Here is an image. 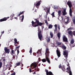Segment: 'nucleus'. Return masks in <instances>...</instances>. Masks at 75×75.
Returning <instances> with one entry per match:
<instances>
[{
    "instance_id": "f257e3e1",
    "label": "nucleus",
    "mask_w": 75,
    "mask_h": 75,
    "mask_svg": "<svg viewBox=\"0 0 75 75\" xmlns=\"http://www.w3.org/2000/svg\"><path fill=\"white\" fill-rule=\"evenodd\" d=\"M34 20H35L36 22H34L33 21L31 22L33 27H38V26H39V25L40 26H41L42 25H43V23L40 22L38 20V19L35 18Z\"/></svg>"
},
{
    "instance_id": "f03ea898",
    "label": "nucleus",
    "mask_w": 75,
    "mask_h": 75,
    "mask_svg": "<svg viewBox=\"0 0 75 75\" xmlns=\"http://www.w3.org/2000/svg\"><path fill=\"white\" fill-rule=\"evenodd\" d=\"M46 52L47 53V54L46 55L47 57L46 56V59H42L41 61L43 62H45L47 61L49 64H50V59H49V58H48V57L49 56V54H50V51H49V49H48V48H46Z\"/></svg>"
},
{
    "instance_id": "7ed1b4c3",
    "label": "nucleus",
    "mask_w": 75,
    "mask_h": 75,
    "mask_svg": "<svg viewBox=\"0 0 75 75\" xmlns=\"http://www.w3.org/2000/svg\"><path fill=\"white\" fill-rule=\"evenodd\" d=\"M38 38L40 40V41H41L42 38V35L41 33V31L40 28H38Z\"/></svg>"
},
{
    "instance_id": "20e7f679",
    "label": "nucleus",
    "mask_w": 75,
    "mask_h": 75,
    "mask_svg": "<svg viewBox=\"0 0 75 75\" xmlns=\"http://www.w3.org/2000/svg\"><path fill=\"white\" fill-rule=\"evenodd\" d=\"M63 55H64V57L67 58L68 56V51L66 50H65L64 51H63Z\"/></svg>"
},
{
    "instance_id": "39448f33",
    "label": "nucleus",
    "mask_w": 75,
    "mask_h": 75,
    "mask_svg": "<svg viewBox=\"0 0 75 75\" xmlns=\"http://www.w3.org/2000/svg\"><path fill=\"white\" fill-rule=\"evenodd\" d=\"M10 49H8L7 47H5L4 50L5 51V52L6 54H8L10 52Z\"/></svg>"
},
{
    "instance_id": "423d86ee",
    "label": "nucleus",
    "mask_w": 75,
    "mask_h": 75,
    "mask_svg": "<svg viewBox=\"0 0 75 75\" xmlns=\"http://www.w3.org/2000/svg\"><path fill=\"white\" fill-rule=\"evenodd\" d=\"M37 64L36 63H32L30 65V68L32 69H34V68H36Z\"/></svg>"
},
{
    "instance_id": "0eeeda50",
    "label": "nucleus",
    "mask_w": 75,
    "mask_h": 75,
    "mask_svg": "<svg viewBox=\"0 0 75 75\" xmlns=\"http://www.w3.org/2000/svg\"><path fill=\"white\" fill-rule=\"evenodd\" d=\"M10 18V17H8L7 18H3L1 19H0V22H2V21H6L7 19L9 18Z\"/></svg>"
},
{
    "instance_id": "6e6552de",
    "label": "nucleus",
    "mask_w": 75,
    "mask_h": 75,
    "mask_svg": "<svg viewBox=\"0 0 75 75\" xmlns=\"http://www.w3.org/2000/svg\"><path fill=\"white\" fill-rule=\"evenodd\" d=\"M63 40L64 42H68V39L66 35H64L63 38Z\"/></svg>"
},
{
    "instance_id": "1a4fd4ad",
    "label": "nucleus",
    "mask_w": 75,
    "mask_h": 75,
    "mask_svg": "<svg viewBox=\"0 0 75 75\" xmlns=\"http://www.w3.org/2000/svg\"><path fill=\"white\" fill-rule=\"evenodd\" d=\"M56 52L58 57H60V56H61V52L58 49L57 50Z\"/></svg>"
},
{
    "instance_id": "9d476101",
    "label": "nucleus",
    "mask_w": 75,
    "mask_h": 75,
    "mask_svg": "<svg viewBox=\"0 0 75 75\" xmlns=\"http://www.w3.org/2000/svg\"><path fill=\"white\" fill-rule=\"evenodd\" d=\"M67 4L69 6V8H71L72 7V2H70V1H69L67 3Z\"/></svg>"
},
{
    "instance_id": "9b49d317",
    "label": "nucleus",
    "mask_w": 75,
    "mask_h": 75,
    "mask_svg": "<svg viewBox=\"0 0 75 75\" xmlns=\"http://www.w3.org/2000/svg\"><path fill=\"white\" fill-rule=\"evenodd\" d=\"M62 13L63 16H65V15L67 14V13L66 12V9H64L63 11H62Z\"/></svg>"
},
{
    "instance_id": "f8f14e48",
    "label": "nucleus",
    "mask_w": 75,
    "mask_h": 75,
    "mask_svg": "<svg viewBox=\"0 0 75 75\" xmlns=\"http://www.w3.org/2000/svg\"><path fill=\"white\" fill-rule=\"evenodd\" d=\"M41 1H39L36 4V7L37 8H38L37 6H40L41 4Z\"/></svg>"
},
{
    "instance_id": "ddd939ff",
    "label": "nucleus",
    "mask_w": 75,
    "mask_h": 75,
    "mask_svg": "<svg viewBox=\"0 0 75 75\" xmlns=\"http://www.w3.org/2000/svg\"><path fill=\"white\" fill-rule=\"evenodd\" d=\"M60 47H61L62 48H64V50H66V49H67V47L65 46V45H64L63 44L62 45V46Z\"/></svg>"
},
{
    "instance_id": "4468645a",
    "label": "nucleus",
    "mask_w": 75,
    "mask_h": 75,
    "mask_svg": "<svg viewBox=\"0 0 75 75\" xmlns=\"http://www.w3.org/2000/svg\"><path fill=\"white\" fill-rule=\"evenodd\" d=\"M65 66H62L61 68L62 71H63V72H65L66 70L65 68Z\"/></svg>"
},
{
    "instance_id": "2eb2a0df",
    "label": "nucleus",
    "mask_w": 75,
    "mask_h": 75,
    "mask_svg": "<svg viewBox=\"0 0 75 75\" xmlns=\"http://www.w3.org/2000/svg\"><path fill=\"white\" fill-rule=\"evenodd\" d=\"M72 9L71 8H70V10H69V14L71 17H72Z\"/></svg>"
},
{
    "instance_id": "dca6fc26",
    "label": "nucleus",
    "mask_w": 75,
    "mask_h": 75,
    "mask_svg": "<svg viewBox=\"0 0 75 75\" xmlns=\"http://www.w3.org/2000/svg\"><path fill=\"white\" fill-rule=\"evenodd\" d=\"M56 45H57L58 46H59V45H61V43L59 42L58 41H57L56 42Z\"/></svg>"
},
{
    "instance_id": "f3484780",
    "label": "nucleus",
    "mask_w": 75,
    "mask_h": 75,
    "mask_svg": "<svg viewBox=\"0 0 75 75\" xmlns=\"http://www.w3.org/2000/svg\"><path fill=\"white\" fill-rule=\"evenodd\" d=\"M24 12H25V11H23L22 12H21V11L20 12V14L18 15V17H19V16H20L21 15V14H24Z\"/></svg>"
},
{
    "instance_id": "a211bd4d",
    "label": "nucleus",
    "mask_w": 75,
    "mask_h": 75,
    "mask_svg": "<svg viewBox=\"0 0 75 75\" xmlns=\"http://www.w3.org/2000/svg\"><path fill=\"white\" fill-rule=\"evenodd\" d=\"M57 36L58 38H59V39H60V38H61V33H58L57 34Z\"/></svg>"
},
{
    "instance_id": "6ab92c4d",
    "label": "nucleus",
    "mask_w": 75,
    "mask_h": 75,
    "mask_svg": "<svg viewBox=\"0 0 75 75\" xmlns=\"http://www.w3.org/2000/svg\"><path fill=\"white\" fill-rule=\"evenodd\" d=\"M58 13L59 16H61V11L59 10L58 11Z\"/></svg>"
},
{
    "instance_id": "aec40b11",
    "label": "nucleus",
    "mask_w": 75,
    "mask_h": 75,
    "mask_svg": "<svg viewBox=\"0 0 75 75\" xmlns=\"http://www.w3.org/2000/svg\"><path fill=\"white\" fill-rule=\"evenodd\" d=\"M50 38V37H49L47 38V42H50V41L51 40V39Z\"/></svg>"
},
{
    "instance_id": "412c9836",
    "label": "nucleus",
    "mask_w": 75,
    "mask_h": 75,
    "mask_svg": "<svg viewBox=\"0 0 75 75\" xmlns=\"http://www.w3.org/2000/svg\"><path fill=\"white\" fill-rule=\"evenodd\" d=\"M50 37L51 38H53V35L52 32H51L50 33Z\"/></svg>"
},
{
    "instance_id": "4be33fe9",
    "label": "nucleus",
    "mask_w": 75,
    "mask_h": 75,
    "mask_svg": "<svg viewBox=\"0 0 75 75\" xmlns=\"http://www.w3.org/2000/svg\"><path fill=\"white\" fill-rule=\"evenodd\" d=\"M37 53L38 54H41V50H38V51L37 52Z\"/></svg>"
},
{
    "instance_id": "5701e85b",
    "label": "nucleus",
    "mask_w": 75,
    "mask_h": 75,
    "mask_svg": "<svg viewBox=\"0 0 75 75\" xmlns=\"http://www.w3.org/2000/svg\"><path fill=\"white\" fill-rule=\"evenodd\" d=\"M74 39H71L70 42V43L71 44H73L74 43Z\"/></svg>"
},
{
    "instance_id": "b1692460",
    "label": "nucleus",
    "mask_w": 75,
    "mask_h": 75,
    "mask_svg": "<svg viewBox=\"0 0 75 75\" xmlns=\"http://www.w3.org/2000/svg\"><path fill=\"white\" fill-rule=\"evenodd\" d=\"M73 22L74 24H75V17H74L72 18Z\"/></svg>"
},
{
    "instance_id": "393cba45",
    "label": "nucleus",
    "mask_w": 75,
    "mask_h": 75,
    "mask_svg": "<svg viewBox=\"0 0 75 75\" xmlns=\"http://www.w3.org/2000/svg\"><path fill=\"white\" fill-rule=\"evenodd\" d=\"M68 33L69 35H71V36H72V31H69V32H68Z\"/></svg>"
},
{
    "instance_id": "a878e982",
    "label": "nucleus",
    "mask_w": 75,
    "mask_h": 75,
    "mask_svg": "<svg viewBox=\"0 0 75 75\" xmlns=\"http://www.w3.org/2000/svg\"><path fill=\"white\" fill-rule=\"evenodd\" d=\"M21 17H22V18H21V21L22 22H23V20H24V15H22V16H21Z\"/></svg>"
},
{
    "instance_id": "bb28decb",
    "label": "nucleus",
    "mask_w": 75,
    "mask_h": 75,
    "mask_svg": "<svg viewBox=\"0 0 75 75\" xmlns=\"http://www.w3.org/2000/svg\"><path fill=\"white\" fill-rule=\"evenodd\" d=\"M47 13H50V8H47Z\"/></svg>"
},
{
    "instance_id": "cd10ccee",
    "label": "nucleus",
    "mask_w": 75,
    "mask_h": 75,
    "mask_svg": "<svg viewBox=\"0 0 75 75\" xmlns=\"http://www.w3.org/2000/svg\"><path fill=\"white\" fill-rule=\"evenodd\" d=\"M14 43L15 44H17V39H16V38H15L14 39Z\"/></svg>"
},
{
    "instance_id": "c85d7f7f",
    "label": "nucleus",
    "mask_w": 75,
    "mask_h": 75,
    "mask_svg": "<svg viewBox=\"0 0 75 75\" xmlns=\"http://www.w3.org/2000/svg\"><path fill=\"white\" fill-rule=\"evenodd\" d=\"M32 49H33V48H32V47H30V50L29 51L30 53H32Z\"/></svg>"
},
{
    "instance_id": "c756f323",
    "label": "nucleus",
    "mask_w": 75,
    "mask_h": 75,
    "mask_svg": "<svg viewBox=\"0 0 75 75\" xmlns=\"http://www.w3.org/2000/svg\"><path fill=\"white\" fill-rule=\"evenodd\" d=\"M49 28H52V25H49L48 27Z\"/></svg>"
},
{
    "instance_id": "7c9ffc66",
    "label": "nucleus",
    "mask_w": 75,
    "mask_h": 75,
    "mask_svg": "<svg viewBox=\"0 0 75 75\" xmlns=\"http://www.w3.org/2000/svg\"><path fill=\"white\" fill-rule=\"evenodd\" d=\"M3 64H2V62H0V68H1L2 67V65Z\"/></svg>"
},
{
    "instance_id": "2f4dec72",
    "label": "nucleus",
    "mask_w": 75,
    "mask_h": 75,
    "mask_svg": "<svg viewBox=\"0 0 75 75\" xmlns=\"http://www.w3.org/2000/svg\"><path fill=\"white\" fill-rule=\"evenodd\" d=\"M16 66H19L20 65V63L18 62V63L16 64Z\"/></svg>"
},
{
    "instance_id": "473e14b6",
    "label": "nucleus",
    "mask_w": 75,
    "mask_h": 75,
    "mask_svg": "<svg viewBox=\"0 0 75 75\" xmlns=\"http://www.w3.org/2000/svg\"><path fill=\"white\" fill-rule=\"evenodd\" d=\"M67 70H68V71H71V68H67Z\"/></svg>"
},
{
    "instance_id": "72a5a7b5",
    "label": "nucleus",
    "mask_w": 75,
    "mask_h": 75,
    "mask_svg": "<svg viewBox=\"0 0 75 75\" xmlns=\"http://www.w3.org/2000/svg\"><path fill=\"white\" fill-rule=\"evenodd\" d=\"M15 14L14 13H12L10 16V17H13L14 16Z\"/></svg>"
},
{
    "instance_id": "f704fd0d",
    "label": "nucleus",
    "mask_w": 75,
    "mask_h": 75,
    "mask_svg": "<svg viewBox=\"0 0 75 75\" xmlns=\"http://www.w3.org/2000/svg\"><path fill=\"white\" fill-rule=\"evenodd\" d=\"M62 67L61 66V64H60L59 65V68H62Z\"/></svg>"
},
{
    "instance_id": "c9c22d12",
    "label": "nucleus",
    "mask_w": 75,
    "mask_h": 75,
    "mask_svg": "<svg viewBox=\"0 0 75 75\" xmlns=\"http://www.w3.org/2000/svg\"><path fill=\"white\" fill-rule=\"evenodd\" d=\"M29 72H33V71H32V70L30 68H29Z\"/></svg>"
},
{
    "instance_id": "e433bc0d",
    "label": "nucleus",
    "mask_w": 75,
    "mask_h": 75,
    "mask_svg": "<svg viewBox=\"0 0 75 75\" xmlns=\"http://www.w3.org/2000/svg\"><path fill=\"white\" fill-rule=\"evenodd\" d=\"M20 47V46H17L16 47V49H19V48Z\"/></svg>"
},
{
    "instance_id": "4c0bfd02",
    "label": "nucleus",
    "mask_w": 75,
    "mask_h": 75,
    "mask_svg": "<svg viewBox=\"0 0 75 75\" xmlns=\"http://www.w3.org/2000/svg\"><path fill=\"white\" fill-rule=\"evenodd\" d=\"M73 35L75 36V31H74L72 32Z\"/></svg>"
},
{
    "instance_id": "58836bf2",
    "label": "nucleus",
    "mask_w": 75,
    "mask_h": 75,
    "mask_svg": "<svg viewBox=\"0 0 75 75\" xmlns=\"http://www.w3.org/2000/svg\"><path fill=\"white\" fill-rule=\"evenodd\" d=\"M51 15L53 17H54V16H55L54 15V12H53L52 13Z\"/></svg>"
},
{
    "instance_id": "ea45409f",
    "label": "nucleus",
    "mask_w": 75,
    "mask_h": 75,
    "mask_svg": "<svg viewBox=\"0 0 75 75\" xmlns=\"http://www.w3.org/2000/svg\"><path fill=\"white\" fill-rule=\"evenodd\" d=\"M11 75H16V73L15 72H14L13 73H12Z\"/></svg>"
},
{
    "instance_id": "a19ab883",
    "label": "nucleus",
    "mask_w": 75,
    "mask_h": 75,
    "mask_svg": "<svg viewBox=\"0 0 75 75\" xmlns=\"http://www.w3.org/2000/svg\"><path fill=\"white\" fill-rule=\"evenodd\" d=\"M57 31V28H55V30H54V31Z\"/></svg>"
},
{
    "instance_id": "79ce46f5",
    "label": "nucleus",
    "mask_w": 75,
    "mask_h": 75,
    "mask_svg": "<svg viewBox=\"0 0 75 75\" xmlns=\"http://www.w3.org/2000/svg\"><path fill=\"white\" fill-rule=\"evenodd\" d=\"M2 59H3V61H4L6 60V59H5V57H3L2 58Z\"/></svg>"
},
{
    "instance_id": "37998d69",
    "label": "nucleus",
    "mask_w": 75,
    "mask_h": 75,
    "mask_svg": "<svg viewBox=\"0 0 75 75\" xmlns=\"http://www.w3.org/2000/svg\"><path fill=\"white\" fill-rule=\"evenodd\" d=\"M72 29V28H68L67 29V30L68 31H69V30H71Z\"/></svg>"
},
{
    "instance_id": "c03bdc74",
    "label": "nucleus",
    "mask_w": 75,
    "mask_h": 75,
    "mask_svg": "<svg viewBox=\"0 0 75 75\" xmlns=\"http://www.w3.org/2000/svg\"><path fill=\"white\" fill-rule=\"evenodd\" d=\"M45 24H48V22H47V20H45Z\"/></svg>"
},
{
    "instance_id": "a18cd8bd",
    "label": "nucleus",
    "mask_w": 75,
    "mask_h": 75,
    "mask_svg": "<svg viewBox=\"0 0 75 75\" xmlns=\"http://www.w3.org/2000/svg\"><path fill=\"white\" fill-rule=\"evenodd\" d=\"M11 53L13 54H14V50H12L11 51Z\"/></svg>"
},
{
    "instance_id": "49530a36",
    "label": "nucleus",
    "mask_w": 75,
    "mask_h": 75,
    "mask_svg": "<svg viewBox=\"0 0 75 75\" xmlns=\"http://www.w3.org/2000/svg\"><path fill=\"white\" fill-rule=\"evenodd\" d=\"M58 28L59 30H60V26L59 25L58 26Z\"/></svg>"
},
{
    "instance_id": "de8ad7c7",
    "label": "nucleus",
    "mask_w": 75,
    "mask_h": 75,
    "mask_svg": "<svg viewBox=\"0 0 75 75\" xmlns=\"http://www.w3.org/2000/svg\"><path fill=\"white\" fill-rule=\"evenodd\" d=\"M11 17V19H10V20H12L13 19V17Z\"/></svg>"
},
{
    "instance_id": "09e8293b",
    "label": "nucleus",
    "mask_w": 75,
    "mask_h": 75,
    "mask_svg": "<svg viewBox=\"0 0 75 75\" xmlns=\"http://www.w3.org/2000/svg\"><path fill=\"white\" fill-rule=\"evenodd\" d=\"M15 57H16L15 55H13V58L14 59H15Z\"/></svg>"
},
{
    "instance_id": "8fccbe9b",
    "label": "nucleus",
    "mask_w": 75,
    "mask_h": 75,
    "mask_svg": "<svg viewBox=\"0 0 75 75\" xmlns=\"http://www.w3.org/2000/svg\"><path fill=\"white\" fill-rule=\"evenodd\" d=\"M45 18L46 19H47V15H45Z\"/></svg>"
},
{
    "instance_id": "3c124183",
    "label": "nucleus",
    "mask_w": 75,
    "mask_h": 75,
    "mask_svg": "<svg viewBox=\"0 0 75 75\" xmlns=\"http://www.w3.org/2000/svg\"><path fill=\"white\" fill-rule=\"evenodd\" d=\"M38 60H39V62H40L41 61V59L39 57L38 58Z\"/></svg>"
},
{
    "instance_id": "603ef678",
    "label": "nucleus",
    "mask_w": 75,
    "mask_h": 75,
    "mask_svg": "<svg viewBox=\"0 0 75 75\" xmlns=\"http://www.w3.org/2000/svg\"><path fill=\"white\" fill-rule=\"evenodd\" d=\"M17 52L18 54H19V53L20 52V51H19V50H17Z\"/></svg>"
},
{
    "instance_id": "864d4df0",
    "label": "nucleus",
    "mask_w": 75,
    "mask_h": 75,
    "mask_svg": "<svg viewBox=\"0 0 75 75\" xmlns=\"http://www.w3.org/2000/svg\"><path fill=\"white\" fill-rule=\"evenodd\" d=\"M54 27H55V28H57V25L56 24H55L54 25Z\"/></svg>"
},
{
    "instance_id": "5fc2aeb1",
    "label": "nucleus",
    "mask_w": 75,
    "mask_h": 75,
    "mask_svg": "<svg viewBox=\"0 0 75 75\" xmlns=\"http://www.w3.org/2000/svg\"><path fill=\"white\" fill-rule=\"evenodd\" d=\"M22 52H25V50H22Z\"/></svg>"
},
{
    "instance_id": "6e6d98bb",
    "label": "nucleus",
    "mask_w": 75,
    "mask_h": 75,
    "mask_svg": "<svg viewBox=\"0 0 75 75\" xmlns=\"http://www.w3.org/2000/svg\"><path fill=\"white\" fill-rule=\"evenodd\" d=\"M40 71V69L38 68L37 70H36V71Z\"/></svg>"
},
{
    "instance_id": "4d7b16f0",
    "label": "nucleus",
    "mask_w": 75,
    "mask_h": 75,
    "mask_svg": "<svg viewBox=\"0 0 75 75\" xmlns=\"http://www.w3.org/2000/svg\"><path fill=\"white\" fill-rule=\"evenodd\" d=\"M4 31H3L2 32H1V33L2 34H4Z\"/></svg>"
},
{
    "instance_id": "13d9d810",
    "label": "nucleus",
    "mask_w": 75,
    "mask_h": 75,
    "mask_svg": "<svg viewBox=\"0 0 75 75\" xmlns=\"http://www.w3.org/2000/svg\"><path fill=\"white\" fill-rule=\"evenodd\" d=\"M16 43H15V46H17V45H17V44H16Z\"/></svg>"
},
{
    "instance_id": "bf43d9fd",
    "label": "nucleus",
    "mask_w": 75,
    "mask_h": 75,
    "mask_svg": "<svg viewBox=\"0 0 75 75\" xmlns=\"http://www.w3.org/2000/svg\"><path fill=\"white\" fill-rule=\"evenodd\" d=\"M14 19H16V20H17V19H18L17 17H15L14 18Z\"/></svg>"
},
{
    "instance_id": "052dcab7",
    "label": "nucleus",
    "mask_w": 75,
    "mask_h": 75,
    "mask_svg": "<svg viewBox=\"0 0 75 75\" xmlns=\"http://www.w3.org/2000/svg\"><path fill=\"white\" fill-rule=\"evenodd\" d=\"M9 65H10V67H11L12 66V65H11V64H10Z\"/></svg>"
},
{
    "instance_id": "680f3d73",
    "label": "nucleus",
    "mask_w": 75,
    "mask_h": 75,
    "mask_svg": "<svg viewBox=\"0 0 75 75\" xmlns=\"http://www.w3.org/2000/svg\"><path fill=\"white\" fill-rule=\"evenodd\" d=\"M33 74H36V73H35V72H34L33 73Z\"/></svg>"
},
{
    "instance_id": "e2e57ef3",
    "label": "nucleus",
    "mask_w": 75,
    "mask_h": 75,
    "mask_svg": "<svg viewBox=\"0 0 75 75\" xmlns=\"http://www.w3.org/2000/svg\"><path fill=\"white\" fill-rule=\"evenodd\" d=\"M66 72H68V73H69V71L68 70V71H66Z\"/></svg>"
},
{
    "instance_id": "0e129e2a",
    "label": "nucleus",
    "mask_w": 75,
    "mask_h": 75,
    "mask_svg": "<svg viewBox=\"0 0 75 75\" xmlns=\"http://www.w3.org/2000/svg\"><path fill=\"white\" fill-rule=\"evenodd\" d=\"M67 66L69 67V64L68 63V64H67Z\"/></svg>"
},
{
    "instance_id": "69168bd1",
    "label": "nucleus",
    "mask_w": 75,
    "mask_h": 75,
    "mask_svg": "<svg viewBox=\"0 0 75 75\" xmlns=\"http://www.w3.org/2000/svg\"><path fill=\"white\" fill-rule=\"evenodd\" d=\"M75 45L74 44V45L72 46V47H75Z\"/></svg>"
},
{
    "instance_id": "338daca9",
    "label": "nucleus",
    "mask_w": 75,
    "mask_h": 75,
    "mask_svg": "<svg viewBox=\"0 0 75 75\" xmlns=\"http://www.w3.org/2000/svg\"><path fill=\"white\" fill-rule=\"evenodd\" d=\"M55 60H56V61H58V59L57 58H55Z\"/></svg>"
},
{
    "instance_id": "774afa93",
    "label": "nucleus",
    "mask_w": 75,
    "mask_h": 75,
    "mask_svg": "<svg viewBox=\"0 0 75 75\" xmlns=\"http://www.w3.org/2000/svg\"><path fill=\"white\" fill-rule=\"evenodd\" d=\"M35 12H37V10L36 9L35 11Z\"/></svg>"
}]
</instances>
